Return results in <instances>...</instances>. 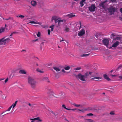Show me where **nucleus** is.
I'll list each match as a JSON object with an SVG mask.
<instances>
[{"label": "nucleus", "mask_w": 122, "mask_h": 122, "mask_svg": "<svg viewBox=\"0 0 122 122\" xmlns=\"http://www.w3.org/2000/svg\"><path fill=\"white\" fill-rule=\"evenodd\" d=\"M28 83L31 87L35 89L37 84L36 81L32 77L29 76L27 78Z\"/></svg>", "instance_id": "nucleus-1"}, {"label": "nucleus", "mask_w": 122, "mask_h": 122, "mask_svg": "<svg viewBox=\"0 0 122 122\" xmlns=\"http://www.w3.org/2000/svg\"><path fill=\"white\" fill-rule=\"evenodd\" d=\"M92 73V72H87L85 73L84 75H82L81 73H79L76 76L77 78L80 79L81 81H86V79L87 78V76L89 75H91Z\"/></svg>", "instance_id": "nucleus-2"}, {"label": "nucleus", "mask_w": 122, "mask_h": 122, "mask_svg": "<svg viewBox=\"0 0 122 122\" xmlns=\"http://www.w3.org/2000/svg\"><path fill=\"white\" fill-rule=\"evenodd\" d=\"M108 12L110 13V15H111L114 14L116 10V9L115 7L113 6H111L107 9Z\"/></svg>", "instance_id": "nucleus-3"}, {"label": "nucleus", "mask_w": 122, "mask_h": 122, "mask_svg": "<svg viewBox=\"0 0 122 122\" xmlns=\"http://www.w3.org/2000/svg\"><path fill=\"white\" fill-rule=\"evenodd\" d=\"M97 8L95 4H92L88 7V9L90 11L93 12L95 11V9Z\"/></svg>", "instance_id": "nucleus-4"}, {"label": "nucleus", "mask_w": 122, "mask_h": 122, "mask_svg": "<svg viewBox=\"0 0 122 122\" xmlns=\"http://www.w3.org/2000/svg\"><path fill=\"white\" fill-rule=\"evenodd\" d=\"M85 33V30L82 29L78 33V35L79 36H81L84 35Z\"/></svg>", "instance_id": "nucleus-5"}, {"label": "nucleus", "mask_w": 122, "mask_h": 122, "mask_svg": "<svg viewBox=\"0 0 122 122\" xmlns=\"http://www.w3.org/2000/svg\"><path fill=\"white\" fill-rule=\"evenodd\" d=\"M103 44L107 47L109 43V41L108 39H104L102 40Z\"/></svg>", "instance_id": "nucleus-6"}, {"label": "nucleus", "mask_w": 122, "mask_h": 122, "mask_svg": "<svg viewBox=\"0 0 122 122\" xmlns=\"http://www.w3.org/2000/svg\"><path fill=\"white\" fill-rule=\"evenodd\" d=\"M5 42L4 40V37L0 40V46L1 45H5Z\"/></svg>", "instance_id": "nucleus-7"}, {"label": "nucleus", "mask_w": 122, "mask_h": 122, "mask_svg": "<svg viewBox=\"0 0 122 122\" xmlns=\"http://www.w3.org/2000/svg\"><path fill=\"white\" fill-rule=\"evenodd\" d=\"M64 20H58V26H59L61 25L62 24H63L64 22Z\"/></svg>", "instance_id": "nucleus-8"}, {"label": "nucleus", "mask_w": 122, "mask_h": 122, "mask_svg": "<svg viewBox=\"0 0 122 122\" xmlns=\"http://www.w3.org/2000/svg\"><path fill=\"white\" fill-rule=\"evenodd\" d=\"M49 95V97L50 98H52L54 97V96L53 95V92L52 91L49 90V92H48Z\"/></svg>", "instance_id": "nucleus-9"}, {"label": "nucleus", "mask_w": 122, "mask_h": 122, "mask_svg": "<svg viewBox=\"0 0 122 122\" xmlns=\"http://www.w3.org/2000/svg\"><path fill=\"white\" fill-rule=\"evenodd\" d=\"M119 44V42L117 41H116L112 46V47H116Z\"/></svg>", "instance_id": "nucleus-10"}, {"label": "nucleus", "mask_w": 122, "mask_h": 122, "mask_svg": "<svg viewBox=\"0 0 122 122\" xmlns=\"http://www.w3.org/2000/svg\"><path fill=\"white\" fill-rule=\"evenodd\" d=\"M37 4V2L34 0H32L31 2V4L34 7Z\"/></svg>", "instance_id": "nucleus-11"}, {"label": "nucleus", "mask_w": 122, "mask_h": 122, "mask_svg": "<svg viewBox=\"0 0 122 122\" xmlns=\"http://www.w3.org/2000/svg\"><path fill=\"white\" fill-rule=\"evenodd\" d=\"M19 72L20 74H26V72L24 70H21L19 71Z\"/></svg>", "instance_id": "nucleus-12"}, {"label": "nucleus", "mask_w": 122, "mask_h": 122, "mask_svg": "<svg viewBox=\"0 0 122 122\" xmlns=\"http://www.w3.org/2000/svg\"><path fill=\"white\" fill-rule=\"evenodd\" d=\"M103 76L104 78L106 79L108 81H111V79L106 74H105L103 75Z\"/></svg>", "instance_id": "nucleus-13"}, {"label": "nucleus", "mask_w": 122, "mask_h": 122, "mask_svg": "<svg viewBox=\"0 0 122 122\" xmlns=\"http://www.w3.org/2000/svg\"><path fill=\"white\" fill-rule=\"evenodd\" d=\"M69 18H71L75 16V15L72 13H71L66 15Z\"/></svg>", "instance_id": "nucleus-14"}, {"label": "nucleus", "mask_w": 122, "mask_h": 122, "mask_svg": "<svg viewBox=\"0 0 122 122\" xmlns=\"http://www.w3.org/2000/svg\"><path fill=\"white\" fill-rule=\"evenodd\" d=\"M29 23H30L31 24H38L39 25H41V23L40 22H35L33 21H30L29 22Z\"/></svg>", "instance_id": "nucleus-15"}, {"label": "nucleus", "mask_w": 122, "mask_h": 122, "mask_svg": "<svg viewBox=\"0 0 122 122\" xmlns=\"http://www.w3.org/2000/svg\"><path fill=\"white\" fill-rule=\"evenodd\" d=\"M4 40L5 42V44H6L7 43H8L10 41V38H7L5 39L4 37Z\"/></svg>", "instance_id": "nucleus-16"}, {"label": "nucleus", "mask_w": 122, "mask_h": 122, "mask_svg": "<svg viewBox=\"0 0 122 122\" xmlns=\"http://www.w3.org/2000/svg\"><path fill=\"white\" fill-rule=\"evenodd\" d=\"M17 102V101H16L15 103H13L11 106V107H12L13 108H14L16 106Z\"/></svg>", "instance_id": "nucleus-17"}, {"label": "nucleus", "mask_w": 122, "mask_h": 122, "mask_svg": "<svg viewBox=\"0 0 122 122\" xmlns=\"http://www.w3.org/2000/svg\"><path fill=\"white\" fill-rule=\"evenodd\" d=\"M5 31V29L3 27H1L0 29V34L4 32Z\"/></svg>", "instance_id": "nucleus-18"}, {"label": "nucleus", "mask_w": 122, "mask_h": 122, "mask_svg": "<svg viewBox=\"0 0 122 122\" xmlns=\"http://www.w3.org/2000/svg\"><path fill=\"white\" fill-rule=\"evenodd\" d=\"M16 17H19L21 19H23L24 18L25 16L24 15H17V16Z\"/></svg>", "instance_id": "nucleus-19"}, {"label": "nucleus", "mask_w": 122, "mask_h": 122, "mask_svg": "<svg viewBox=\"0 0 122 122\" xmlns=\"http://www.w3.org/2000/svg\"><path fill=\"white\" fill-rule=\"evenodd\" d=\"M57 19V17L56 16H53L51 19V21H52L53 20H55Z\"/></svg>", "instance_id": "nucleus-20"}, {"label": "nucleus", "mask_w": 122, "mask_h": 122, "mask_svg": "<svg viewBox=\"0 0 122 122\" xmlns=\"http://www.w3.org/2000/svg\"><path fill=\"white\" fill-rule=\"evenodd\" d=\"M3 19H5L7 20H12V21H13V22L15 21V20H13V18L12 17H9L8 18L6 19H4V18H3Z\"/></svg>", "instance_id": "nucleus-21"}, {"label": "nucleus", "mask_w": 122, "mask_h": 122, "mask_svg": "<svg viewBox=\"0 0 122 122\" xmlns=\"http://www.w3.org/2000/svg\"><path fill=\"white\" fill-rule=\"evenodd\" d=\"M53 68L56 71H60V69L59 68L56 67H53Z\"/></svg>", "instance_id": "nucleus-22"}, {"label": "nucleus", "mask_w": 122, "mask_h": 122, "mask_svg": "<svg viewBox=\"0 0 122 122\" xmlns=\"http://www.w3.org/2000/svg\"><path fill=\"white\" fill-rule=\"evenodd\" d=\"M104 3H105L104 2H102L99 5L100 6L102 7L103 8H104L105 7L104 5Z\"/></svg>", "instance_id": "nucleus-23"}, {"label": "nucleus", "mask_w": 122, "mask_h": 122, "mask_svg": "<svg viewBox=\"0 0 122 122\" xmlns=\"http://www.w3.org/2000/svg\"><path fill=\"white\" fill-rule=\"evenodd\" d=\"M89 53L87 54H84L82 55H81V57H86L89 56Z\"/></svg>", "instance_id": "nucleus-24"}, {"label": "nucleus", "mask_w": 122, "mask_h": 122, "mask_svg": "<svg viewBox=\"0 0 122 122\" xmlns=\"http://www.w3.org/2000/svg\"><path fill=\"white\" fill-rule=\"evenodd\" d=\"M85 120L88 122H93V120L91 119H86Z\"/></svg>", "instance_id": "nucleus-25"}, {"label": "nucleus", "mask_w": 122, "mask_h": 122, "mask_svg": "<svg viewBox=\"0 0 122 122\" xmlns=\"http://www.w3.org/2000/svg\"><path fill=\"white\" fill-rule=\"evenodd\" d=\"M85 3L84 2L81 1L80 3V4L81 5L80 6L81 7L83 6L84 5Z\"/></svg>", "instance_id": "nucleus-26"}, {"label": "nucleus", "mask_w": 122, "mask_h": 122, "mask_svg": "<svg viewBox=\"0 0 122 122\" xmlns=\"http://www.w3.org/2000/svg\"><path fill=\"white\" fill-rule=\"evenodd\" d=\"M78 110L79 111L82 112H84L87 110V109H84L81 110L78 109Z\"/></svg>", "instance_id": "nucleus-27"}, {"label": "nucleus", "mask_w": 122, "mask_h": 122, "mask_svg": "<svg viewBox=\"0 0 122 122\" xmlns=\"http://www.w3.org/2000/svg\"><path fill=\"white\" fill-rule=\"evenodd\" d=\"M119 80L120 81H122V75L118 76Z\"/></svg>", "instance_id": "nucleus-28"}, {"label": "nucleus", "mask_w": 122, "mask_h": 122, "mask_svg": "<svg viewBox=\"0 0 122 122\" xmlns=\"http://www.w3.org/2000/svg\"><path fill=\"white\" fill-rule=\"evenodd\" d=\"M121 38L120 37H117L115 38V40H120Z\"/></svg>", "instance_id": "nucleus-29"}, {"label": "nucleus", "mask_w": 122, "mask_h": 122, "mask_svg": "<svg viewBox=\"0 0 122 122\" xmlns=\"http://www.w3.org/2000/svg\"><path fill=\"white\" fill-rule=\"evenodd\" d=\"M69 28L67 27H66L65 29V31H66V32H68L69 31Z\"/></svg>", "instance_id": "nucleus-30"}, {"label": "nucleus", "mask_w": 122, "mask_h": 122, "mask_svg": "<svg viewBox=\"0 0 122 122\" xmlns=\"http://www.w3.org/2000/svg\"><path fill=\"white\" fill-rule=\"evenodd\" d=\"M70 67L69 66H67L65 68V69L66 70H68L70 69Z\"/></svg>", "instance_id": "nucleus-31"}, {"label": "nucleus", "mask_w": 122, "mask_h": 122, "mask_svg": "<svg viewBox=\"0 0 122 122\" xmlns=\"http://www.w3.org/2000/svg\"><path fill=\"white\" fill-rule=\"evenodd\" d=\"M73 105L77 107H79L80 106V105L77 104L75 103L73 104Z\"/></svg>", "instance_id": "nucleus-32"}, {"label": "nucleus", "mask_w": 122, "mask_h": 122, "mask_svg": "<svg viewBox=\"0 0 122 122\" xmlns=\"http://www.w3.org/2000/svg\"><path fill=\"white\" fill-rule=\"evenodd\" d=\"M37 36L39 37H40L41 36V33L40 32H38V33L36 34Z\"/></svg>", "instance_id": "nucleus-33"}, {"label": "nucleus", "mask_w": 122, "mask_h": 122, "mask_svg": "<svg viewBox=\"0 0 122 122\" xmlns=\"http://www.w3.org/2000/svg\"><path fill=\"white\" fill-rule=\"evenodd\" d=\"M93 79H97L98 80H99L102 78L100 77H95L93 78Z\"/></svg>", "instance_id": "nucleus-34"}, {"label": "nucleus", "mask_w": 122, "mask_h": 122, "mask_svg": "<svg viewBox=\"0 0 122 122\" xmlns=\"http://www.w3.org/2000/svg\"><path fill=\"white\" fill-rule=\"evenodd\" d=\"M110 114L111 115H114L115 113L114 111H112L110 112Z\"/></svg>", "instance_id": "nucleus-35"}, {"label": "nucleus", "mask_w": 122, "mask_h": 122, "mask_svg": "<svg viewBox=\"0 0 122 122\" xmlns=\"http://www.w3.org/2000/svg\"><path fill=\"white\" fill-rule=\"evenodd\" d=\"M12 108L10 106V107L9 108H8V109H7V110H6L5 112L7 111H9L11 109V108Z\"/></svg>", "instance_id": "nucleus-36"}, {"label": "nucleus", "mask_w": 122, "mask_h": 122, "mask_svg": "<svg viewBox=\"0 0 122 122\" xmlns=\"http://www.w3.org/2000/svg\"><path fill=\"white\" fill-rule=\"evenodd\" d=\"M110 1L112 3H116V0H111Z\"/></svg>", "instance_id": "nucleus-37"}, {"label": "nucleus", "mask_w": 122, "mask_h": 122, "mask_svg": "<svg viewBox=\"0 0 122 122\" xmlns=\"http://www.w3.org/2000/svg\"><path fill=\"white\" fill-rule=\"evenodd\" d=\"M81 69V68L80 67H77L75 69V70H80Z\"/></svg>", "instance_id": "nucleus-38"}, {"label": "nucleus", "mask_w": 122, "mask_h": 122, "mask_svg": "<svg viewBox=\"0 0 122 122\" xmlns=\"http://www.w3.org/2000/svg\"><path fill=\"white\" fill-rule=\"evenodd\" d=\"M93 114L92 113H88L87 114V116H93Z\"/></svg>", "instance_id": "nucleus-39"}, {"label": "nucleus", "mask_w": 122, "mask_h": 122, "mask_svg": "<svg viewBox=\"0 0 122 122\" xmlns=\"http://www.w3.org/2000/svg\"><path fill=\"white\" fill-rule=\"evenodd\" d=\"M28 105L29 106H30V107H33L34 106V105H33L31 104L30 103H29L28 104Z\"/></svg>", "instance_id": "nucleus-40"}, {"label": "nucleus", "mask_w": 122, "mask_h": 122, "mask_svg": "<svg viewBox=\"0 0 122 122\" xmlns=\"http://www.w3.org/2000/svg\"><path fill=\"white\" fill-rule=\"evenodd\" d=\"M37 71L38 72L41 73H42L43 72L41 71L40 70H39V69H37Z\"/></svg>", "instance_id": "nucleus-41"}, {"label": "nucleus", "mask_w": 122, "mask_h": 122, "mask_svg": "<svg viewBox=\"0 0 122 122\" xmlns=\"http://www.w3.org/2000/svg\"><path fill=\"white\" fill-rule=\"evenodd\" d=\"M50 32H51L50 30V29L48 30V34L49 35H50Z\"/></svg>", "instance_id": "nucleus-42"}, {"label": "nucleus", "mask_w": 122, "mask_h": 122, "mask_svg": "<svg viewBox=\"0 0 122 122\" xmlns=\"http://www.w3.org/2000/svg\"><path fill=\"white\" fill-rule=\"evenodd\" d=\"M62 106L65 109H66L67 108L66 107L65 105L64 104L63 105H62Z\"/></svg>", "instance_id": "nucleus-43"}, {"label": "nucleus", "mask_w": 122, "mask_h": 122, "mask_svg": "<svg viewBox=\"0 0 122 122\" xmlns=\"http://www.w3.org/2000/svg\"><path fill=\"white\" fill-rule=\"evenodd\" d=\"M36 118V120H39V119H40V118L39 117H38L37 118Z\"/></svg>", "instance_id": "nucleus-44"}, {"label": "nucleus", "mask_w": 122, "mask_h": 122, "mask_svg": "<svg viewBox=\"0 0 122 122\" xmlns=\"http://www.w3.org/2000/svg\"><path fill=\"white\" fill-rule=\"evenodd\" d=\"M54 26V25H53L51 26H50V28L51 29L53 28V27Z\"/></svg>", "instance_id": "nucleus-45"}, {"label": "nucleus", "mask_w": 122, "mask_h": 122, "mask_svg": "<svg viewBox=\"0 0 122 122\" xmlns=\"http://www.w3.org/2000/svg\"><path fill=\"white\" fill-rule=\"evenodd\" d=\"M30 120H32V121H35L36 120V118H31L30 119Z\"/></svg>", "instance_id": "nucleus-46"}, {"label": "nucleus", "mask_w": 122, "mask_h": 122, "mask_svg": "<svg viewBox=\"0 0 122 122\" xmlns=\"http://www.w3.org/2000/svg\"><path fill=\"white\" fill-rule=\"evenodd\" d=\"M110 76H111L112 77H116L117 76L116 75H111Z\"/></svg>", "instance_id": "nucleus-47"}, {"label": "nucleus", "mask_w": 122, "mask_h": 122, "mask_svg": "<svg viewBox=\"0 0 122 122\" xmlns=\"http://www.w3.org/2000/svg\"><path fill=\"white\" fill-rule=\"evenodd\" d=\"M51 112L54 115H55V116H56V115L55 114V113L53 111H51Z\"/></svg>", "instance_id": "nucleus-48"}, {"label": "nucleus", "mask_w": 122, "mask_h": 122, "mask_svg": "<svg viewBox=\"0 0 122 122\" xmlns=\"http://www.w3.org/2000/svg\"><path fill=\"white\" fill-rule=\"evenodd\" d=\"M8 78H6L5 80V83H6L7 81H8Z\"/></svg>", "instance_id": "nucleus-49"}, {"label": "nucleus", "mask_w": 122, "mask_h": 122, "mask_svg": "<svg viewBox=\"0 0 122 122\" xmlns=\"http://www.w3.org/2000/svg\"><path fill=\"white\" fill-rule=\"evenodd\" d=\"M18 32H17L15 31L12 32L13 34H17Z\"/></svg>", "instance_id": "nucleus-50"}, {"label": "nucleus", "mask_w": 122, "mask_h": 122, "mask_svg": "<svg viewBox=\"0 0 122 122\" xmlns=\"http://www.w3.org/2000/svg\"><path fill=\"white\" fill-rule=\"evenodd\" d=\"M3 28H5V30H6V31H8L9 30H8V29L6 27H5V28H4V27H3Z\"/></svg>", "instance_id": "nucleus-51"}, {"label": "nucleus", "mask_w": 122, "mask_h": 122, "mask_svg": "<svg viewBox=\"0 0 122 122\" xmlns=\"http://www.w3.org/2000/svg\"><path fill=\"white\" fill-rule=\"evenodd\" d=\"M58 19H57L56 20H55V23H57V22H58Z\"/></svg>", "instance_id": "nucleus-52"}, {"label": "nucleus", "mask_w": 122, "mask_h": 122, "mask_svg": "<svg viewBox=\"0 0 122 122\" xmlns=\"http://www.w3.org/2000/svg\"><path fill=\"white\" fill-rule=\"evenodd\" d=\"M44 79L47 80H48V79L47 77H45L44 78Z\"/></svg>", "instance_id": "nucleus-53"}, {"label": "nucleus", "mask_w": 122, "mask_h": 122, "mask_svg": "<svg viewBox=\"0 0 122 122\" xmlns=\"http://www.w3.org/2000/svg\"><path fill=\"white\" fill-rule=\"evenodd\" d=\"M65 120L66 121H67V122H69V121H68L66 118H65Z\"/></svg>", "instance_id": "nucleus-54"}, {"label": "nucleus", "mask_w": 122, "mask_h": 122, "mask_svg": "<svg viewBox=\"0 0 122 122\" xmlns=\"http://www.w3.org/2000/svg\"><path fill=\"white\" fill-rule=\"evenodd\" d=\"M86 0H81V1L83 2H84V3H85V1Z\"/></svg>", "instance_id": "nucleus-55"}, {"label": "nucleus", "mask_w": 122, "mask_h": 122, "mask_svg": "<svg viewBox=\"0 0 122 122\" xmlns=\"http://www.w3.org/2000/svg\"><path fill=\"white\" fill-rule=\"evenodd\" d=\"M120 12L122 13V8L120 9Z\"/></svg>", "instance_id": "nucleus-56"}, {"label": "nucleus", "mask_w": 122, "mask_h": 122, "mask_svg": "<svg viewBox=\"0 0 122 122\" xmlns=\"http://www.w3.org/2000/svg\"><path fill=\"white\" fill-rule=\"evenodd\" d=\"M21 51V52L25 51V52H26V50H22Z\"/></svg>", "instance_id": "nucleus-57"}, {"label": "nucleus", "mask_w": 122, "mask_h": 122, "mask_svg": "<svg viewBox=\"0 0 122 122\" xmlns=\"http://www.w3.org/2000/svg\"><path fill=\"white\" fill-rule=\"evenodd\" d=\"M62 72H63L64 73H65V71L64 69H62Z\"/></svg>", "instance_id": "nucleus-58"}, {"label": "nucleus", "mask_w": 122, "mask_h": 122, "mask_svg": "<svg viewBox=\"0 0 122 122\" xmlns=\"http://www.w3.org/2000/svg\"><path fill=\"white\" fill-rule=\"evenodd\" d=\"M66 109L68 110H71V109L67 108H66Z\"/></svg>", "instance_id": "nucleus-59"}, {"label": "nucleus", "mask_w": 122, "mask_h": 122, "mask_svg": "<svg viewBox=\"0 0 122 122\" xmlns=\"http://www.w3.org/2000/svg\"><path fill=\"white\" fill-rule=\"evenodd\" d=\"M76 109H71V110H73V111H74V110H76Z\"/></svg>", "instance_id": "nucleus-60"}, {"label": "nucleus", "mask_w": 122, "mask_h": 122, "mask_svg": "<svg viewBox=\"0 0 122 122\" xmlns=\"http://www.w3.org/2000/svg\"><path fill=\"white\" fill-rule=\"evenodd\" d=\"M79 25H80V27L81 28V22H79Z\"/></svg>", "instance_id": "nucleus-61"}, {"label": "nucleus", "mask_w": 122, "mask_h": 122, "mask_svg": "<svg viewBox=\"0 0 122 122\" xmlns=\"http://www.w3.org/2000/svg\"><path fill=\"white\" fill-rule=\"evenodd\" d=\"M111 35L112 36H115V35H114V34H113V33H112V35Z\"/></svg>", "instance_id": "nucleus-62"}, {"label": "nucleus", "mask_w": 122, "mask_h": 122, "mask_svg": "<svg viewBox=\"0 0 122 122\" xmlns=\"http://www.w3.org/2000/svg\"><path fill=\"white\" fill-rule=\"evenodd\" d=\"M13 35V34L12 33L10 35V36H11Z\"/></svg>", "instance_id": "nucleus-63"}, {"label": "nucleus", "mask_w": 122, "mask_h": 122, "mask_svg": "<svg viewBox=\"0 0 122 122\" xmlns=\"http://www.w3.org/2000/svg\"><path fill=\"white\" fill-rule=\"evenodd\" d=\"M120 19L122 21V17H120Z\"/></svg>", "instance_id": "nucleus-64"}]
</instances>
